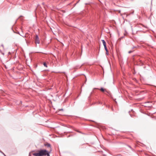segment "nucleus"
Returning <instances> with one entry per match:
<instances>
[{
    "mask_svg": "<svg viewBox=\"0 0 156 156\" xmlns=\"http://www.w3.org/2000/svg\"><path fill=\"white\" fill-rule=\"evenodd\" d=\"M50 152H48L46 150H41L38 151L37 153H33V155L34 156H43L47 155L50 156Z\"/></svg>",
    "mask_w": 156,
    "mask_h": 156,
    "instance_id": "1",
    "label": "nucleus"
},
{
    "mask_svg": "<svg viewBox=\"0 0 156 156\" xmlns=\"http://www.w3.org/2000/svg\"><path fill=\"white\" fill-rule=\"evenodd\" d=\"M35 43L36 44H39L40 43V40L38 36L36 35L35 39Z\"/></svg>",
    "mask_w": 156,
    "mask_h": 156,
    "instance_id": "2",
    "label": "nucleus"
},
{
    "mask_svg": "<svg viewBox=\"0 0 156 156\" xmlns=\"http://www.w3.org/2000/svg\"><path fill=\"white\" fill-rule=\"evenodd\" d=\"M101 41L104 46H106V43L105 41L104 40H102Z\"/></svg>",
    "mask_w": 156,
    "mask_h": 156,
    "instance_id": "3",
    "label": "nucleus"
},
{
    "mask_svg": "<svg viewBox=\"0 0 156 156\" xmlns=\"http://www.w3.org/2000/svg\"><path fill=\"white\" fill-rule=\"evenodd\" d=\"M45 146L47 147H49L51 149V145L48 143H47L45 145Z\"/></svg>",
    "mask_w": 156,
    "mask_h": 156,
    "instance_id": "4",
    "label": "nucleus"
},
{
    "mask_svg": "<svg viewBox=\"0 0 156 156\" xmlns=\"http://www.w3.org/2000/svg\"><path fill=\"white\" fill-rule=\"evenodd\" d=\"M104 47L105 49V50L106 51V52H108V49L106 47V46H104Z\"/></svg>",
    "mask_w": 156,
    "mask_h": 156,
    "instance_id": "5",
    "label": "nucleus"
},
{
    "mask_svg": "<svg viewBox=\"0 0 156 156\" xmlns=\"http://www.w3.org/2000/svg\"><path fill=\"white\" fill-rule=\"evenodd\" d=\"M100 90L102 92H104V91H105V89H103V88H101Z\"/></svg>",
    "mask_w": 156,
    "mask_h": 156,
    "instance_id": "6",
    "label": "nucleus"
},
{
    "mask_svg": "<svg viewBox=\"0 0 156 156\" xmlns=\"http://www.w3.org/2000/svg\"><path fill=\"white\" fill-rule=\"evenodd\" d=\"M43 65H44V66L45 67H47V64H46V63L45 62H44V63H43Z\"/></svg>",
    "mask_w": 156,
    "mask_h": 156,
    "instance_id": "7",
    "label": "nucleus"
},
{
    "mask_svg": "<svg viewBox=\"0 0 156 156\" xmlns=\"http://www.w3.org/2000/svg\"><path fill=\"white\" fill-rule=\"evenodd\" d=\"M0 152H1V153L3 154L5 156H6V155L2 152L1 151H0Z\"/></svg>",
    "mask_w": 156,
    "mask_h": 156,
    "instance_id": "8",
    "label": "nucleus"
},
{
    "mask_svg": "<svg viewBox=\"0 0 156 156\" xmlns=\"http://www.w3.org/2000/svg\"><path fill=\"white\" fill-rule=\"evenodd\" d=\"M105 91L108 94H110V93L109 91H107V90H105Z\"/></svg>",
    "mask_w": 156,
    "mask_h": 156,
    "instance_id": "9",
    "label": "nucleus"
},
{
    "mask_svg": "<svg viewBox=\"0 0 156 156\" xmlns=\"http://www.w3.org/2000/svg\"><path fill=\"white\" fill-rule=\"evenodd\" d=\"M133 52V51H130L128 52V53L130 54V53H131L132 52Z\"/></svg>",
    "mask_w": 156,
    "mask_h": 156,
    "instance_id": "10",
    "label": "nucleus"
},
{
    "mask_svg": "<svg viewBox=\"0 0 156 156\" xmlns=\"http://www.w3.org/2000/svg\"><path fill=\"white\" fill-rule=\"evenodd\" d=\"M59 111H63V109H59Z\"/></svg>",
    "mask_w": 156,
    "mask_h": 156,
    "instance_id": "11",
    "label": "nucleus"
},
{
    "mask_svg": "<svg viewBox=\"0 0 156 156\" xmlns=\"http://www.w3.org/2000/svg\"><path fill=\"white\" fill-rule=\"evenodd\" d=\"M1 46H2L3 47V48L4 47V46H3V45L2 44L1 45Z\"/></svg>",
    "mask_w": 156,
    "mask_h": 156,
    "instance_id": "12",
    "label": "nucleus"
},
{
    "mask_svg": "<svg viewBox=\"0 0 156 156\" xmlns=\"http://www.w3.org/2000/svg\"><path fill=\"white\" fill-rule=\"evenodd\" d=\"M106 54H107V55H108V52H106Z\"/></svg>",
    "mask_w": 156,
    "mask_h": 156,
    "instance_id": "13",
    "label": "nucleus"
},
{
    "mask_svg": "<svg viewBox=\"0 0 156 156\" xmlns=\"http://www.w3.org/2000/svg\"><path fill=\"white\" fill-rule=\"evenodd\" d=\"M135 48V47H133V49Z\"/></svg>",
    "mask_w": 156,
    "mask_h": 156,
    "instance_id": "14",
    "label": "nucleus"
},
{
    "mask_svg": "<svg viewBox=\"0 0 156 156\" xmlns=\"http://www.w3.org/2000/svg\"><path fill=\"white\" fill-rule=\"evenodd\" d=\"M29 156H31V155L30 154H29Z\"/></svg>",
    "mask_w": 156,
    "mask_h": 156,
    "instance_id": "15",
    "label": "nucleus"
}]
</instances>
